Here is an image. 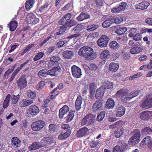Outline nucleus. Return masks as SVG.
I'll list each match as a JSON object with an SVG mask.
<instances>
[{
    "label": "nucleus",
    "instance_id": "dca6fc26",
    "mask_svg": "<svg viewBox=\"0 0 152 152\" xmlns=\"http://www.w3.org/2000/svg\"><path fill=\"white\" fill-rule=\"evenodd\" d=\"M105 91L104 87L103 86H101L96 90L95 95V98L98 100L101 99L104 96Z\"/></svg>",
    "mask_w": 152,
    "mask_h": 152
},
{
    "label": "nucleus",
    "instance_id": "7ed1b4c3",
    "mask_svg": "<svg viewBox=\"0 0 152 152\" xmlns=\"http://www.w3.org/2000/svg\"><path fill=\"white\" fill-rule=\"evenodd\" d=\"M95 116L92 114L89 113L85 116L81 121L82 126H89L93 124L95 121Z\"/></svg>",
    "mask_w": 152,
    "mask_h": 152
},
{
    "label": "nucleus",
    "instance_id": "774afa93",
    "mask_svg": "<svg viewBox=\"0 0 152 152\" xmlns=\"http://www.w3.org/2000/svg\"><path fill=\"white\" fill-rule=\"evenodd\" d=\"M30 148L31 150H35L38 148V144L37 142L33 143L30 147Z\"/></svg>",
    "mask_w": 152,
    "mask_h": 152
},
{
    "label": "nucleus",
    "instance_id": "cd10ccee",
    "mask_svg": "<svg viewBox=\"0 0 152 152\" xmlns=\"http://www.w3.org/2000/svg\"><path fill=\"white\" fill-rule=\"evenodd\" d=\"M124 130V128L121 126L116 129L114 132L115 136L116 138L120 137L122 134Z\"/></svg>",
    "mask_w": 152,
    "mask_h": 152
},
{
    "label": "nucleus",
    "instance_id": "680f3d73",
    "mask_svg": "<svg viewBox=\"0 0 152 152\" xmlns=\"http://www.w3.org/2000/svg\"><path fill=\"white\" fill-rule=\"evenodd\" d=\"M142 37L141 34L140 33H137L134 36L133 39L136 41H139L141 40Z\"/></svg>",
    "mask_w": 152,
    "mask_h": 152
},
{
    "label": "nucleus",
    "instance_id": "a878e982",
    "mask_svg": "<svg viewBox=\"0 0 152 152\" xmlns=\"http://www.w3.org/2000/svg\"><path fill=\"white\" fill-rule=\"evenodd\" d=\"M143 50L141 47L135 46L132 48L130 50L131 53L132 54H137L140 53Z\"/></svg>",
    "mask_w": 152,
    "mask_h": 152
},
{
    "label": "nucleus",
    "instance_id": "a19ab883",
    "mask_svg": "<svg viewBox=\"0 0 152 152\" xmlns=\"http://www.w3.org/2000/svg\"><path fill=\"white\" fill-rule=\"evenodd\" d=\"M62 25L61 26L60 28L59 29L58 31L56 32L55 34L56 35H59L64 32H65L66 30L67 27L65 25Z\"/></svg>",
    "mask_w": 152,
    "mask_h": 152
},
{
    "label": "nucleus",
    "instance_id": "c85d7f7f",
    "mask_svg": "<svg viewBox=\"0 0 152 152\" xmlns=\"http://www.w3.org/2000/svg\"><path fill=\"white\" fill-rule=\"evenodd\" d=\"M18 25V23L15 20L11 21L8 25V27L9 28L11 31H15L16 28Z\"/></svg>",
    "mask_w": 152,
    "mask_h": 152
},
{
    "label": "nucleus",
    "instance_id": "2eb2a0df",
    "mask_svg": "<svg viewBox=\"0 0 152 152\" xmlns=\"http://www.w3.org/2000/svg\"><path fill=\"white\" fill-rule=\"evenodd\" d=\"M126 6L127 3L126 2H122L120 4L118 7L112 8L111 11L114 13L120 12L125 10L126 9Z\"/></svg>",
    "mask_w": 152,
    "mask_h": 152
},
{
    "label": "nucleus",
    "instance_id": "052dcab7",
    "mask_svg": "<svg viewBox=\"0 0 152 152\" xmlns=\"http://www.w3.org/2000/svg\"><path fill=\"white\" fill-rule=\"evenodd\" d=\"M124 150L122 149V147L120 149V146L119 145H117L113 148L112 152H123Z\"/></svg>",
    "mask_w": 152,
    "mask_h": 152
},
{
    "label": "nucleus",
    "instance_id": "13d9d810",
    "mask_svg": "<svg viewBox=\"0 0 152 152\" xmlns=\"http://www.w3.org/2000/svg\"><path fill=\"white\" fill-rule=\"evenodd\" d=\"M50 2H48L45 3L43 6L40 7L39 9L40 11L42 12H43L45 10H46L48 6L50 5Z\"/></svg>",
    "mask_w": 152,
    "mask_h": 152
},
{
    "label": "nucleus",
    "instance_id": "b1692460",
    "mask_svg": "<svg viewBox=\"0 0 152 152\" xmlns=\"http://www.w3.org/2000/svg\"><path fill=\"white\" fill-rule=\"evenodd\" d=\"M115 105V102L113 99L111 98L108 99L106 103L105 107L107 109H113Z\"/></svg>",
    "mask_w": 152,
    "mask_h": 152
},
{
    "label": "nucleus",
    "instance_id": "c03bdc74",
    "mask_svg": "<svg viewBox=\"0 0 152 152\" xmlns=\"http://www.w3.org/2000/svg\"><path fill=\"white\" fill-rule=\"evenodd\" d=\"M152 132V129L149 127H146L143 129L141 133L142 135H147L151 134Z\"/></svg>",
    "mask_w": 152,
    "mask_h": 152
},
{
    "label": "nucleus",
    "instance_id": "603ef678",
    "mask_svg": "<svg viewBox=\"0 0 152 152\" xmlns=\"http://www.w3.org/2000/svg\"><path fill=\"white\" fill-rule=\"evenodd\" d=\"M112 20L113 21V23H119L123 20L122 18L120 16H117L114 18L113 16H111Z\"/></svg>",
    "mask_w": 152,
    "mask_h": 152
},
{
    "label": "nucleus",
    "instance_id": "864d4df0",
    "mask_svg": "<svg viewBox=\"0 0 152 152\" xmlns=\"http://www.w3.org/2000/svg\"><path fill=\"white\" fill-rule=\"evenodd\" d=\"M34 46V44H29L28 45L26 48L24 49L23 50L21 53L22 55H23L29 51L31 49L32 47Z\"/></svg>",
    "mask_w": 152,
    "mask_h": 152
},
{
    "label": "nucleus",
    "instance_id": "f257e3e1",
    "mask_svg": "<svg viewBox=\"0 0 152 152\" xmlns=\"http://www.w3.org/2000/svg\"><path fill=\"white\" fill-rule=\"evenodd\" d=\"M140 93L139 90H134L129 93V90L126 88H122L116 92L115 96L117 98H120L123 102H126L133 98L136 96Z\"/></svg>",
    "mask_w": 152,
    "mask_h": 152
},
{
    "label": "nucleus",
    "instance_id": "bb28decb",
    "mask_svg": "<svg viewBox=\"0 0 152 152\" xmlns=\"http://www.w3.org/2000/svg\"><path fill=\"white\" fill-rule=\"evenodd\" d=\"M140 117L142 120H147L151 117L150 111H147L142 112L140 113Z\"/></svg>",
    "mask_w": 152,
    "mask_h": 152
},
{
    "label": "nucleus",
    "instance_id": "f03ea898",
    "mask_svg": "<svg viewBox=\"0 0 152 152\" xmlns=\"http://www.w3.org/2000/svg\"><path fill=\"white\" fill-rule=\"evenodd\" d=\"M94 50L90 47L84 46L79 50V55L86 58L89 60H92L94 58Z\"/></svg>",
    "mask_w": 152,
    "mask_h": 152
},
{
    "label": "nucleus",
    "instance_id": "ddd939ff",
    "mask_svg": "<svg viewBox=\"0 0 152 152\" xmlns=\"http://www.w3.org/2000/svg\"><path fill=\"white\" fill-rule=\"evenodd\" d=\"M38 107L35 105L30 106L27 112V115L31 117L36 116L38 113Z\"/></svg>",
    "mask_w": 152,
    "mask_h": 152
},
{
    "label": "nucleus",
    "instance_id": "423d86ee",
    "mask_svg": "<svg viewBox=\"0 0 152 152\" xmlns=\"http://www.w3.org/2000/svg\"><path fill=\"white\" fill-rule=\"evenodd\" d=\"M110 40L109 37L106 35H102L98 40L97 43L100 48H105L107 46Z\"/></svg>",
    "mask_w": 152,
    "mask_h": 152
},
{
    "label": "nucleus",
    "instance_id": "7c9ffc66",
    "mask_svg": "<svg viewBox=\"0 0 152 152\" xmlns=\"http://www.w3.org/2000/svg\"><path fill=\"white\" fill-rule=\"evenodd\" d=\"M71 132L70 130H66L64 133H61L58 136V138L60 140H63L69 137L71 134Z\"/></svg>",
    "mask_w": 152,
    "mask_h": 152
},
{
    "label": "nucleus",
    "instance_id": "f704fd0d",
    "mask_svg": "<svg viewBox=\"0 0 152 152\" xmlns=\"http://www.w3.org/2000/svg\"><path fill=\"white\" fill-rule=\"evenodd\" d=\"M34 2V0H28L26 2L25 7L26 11H29L32 8Z\"/></svg>",
    "mask_w": 152,
    "mask_h": 152
},
{
    "label": "nucleus",
    "instance_id": "09e8293b",
    "mask_svg": "<svg viewBox=\"0 0 152 152\" xmlns=\"http://www.w3.org/2000/svg\"><path fill=\"white\" fill-rule=\"evenodd\" d=\"M57 129V126L56 124H51L49 126V130L50 133H53Z\"/></svg>",
    "mask_w": 152,
    "mask_h": 152
},
{
    "label": "nucleus",
    "instance_id": "5fc2aeb1",
    "mask_svg": "<svg viewBox=\"0 0 152 152\" xmlns=\"http://www.w3.org/2000/svg\"><path fill=\"white\" fill-rule=\"evenodd\" d=\"M98 27V25L95 24L89 25L87 26L86 30L89 31H92L96 29Z\"/></svg>",
    "mask_w": 152,
    "mask_h": 152
},
{
    "label": "nucleus",
    "instance_id": "473e14b6",
    "mask_svg": "<svg viewBox=\"0 0 152 152\" xmlns=\"http://www.w3.org/2000/svg\"><path fill=\"white\" fill-rule=\"evenodd\" d=\"M125 111L126 108L123 106H120L118 108L117 110V116L118 117L122 116L125 113Z\"/></svg>",
    "mask_w": 152,
    "mask_h": 152
},
{
    "label": "nucleus",
    "instance_id": "4be33fe9",
    "mask_svg": "<svg viewBox=\"0 0 152 152\" xmlns=\"http://www.w3.org/2000/svg\"><path fill=\"white\" fill-rule=\"evenodd\" d=\"M89 129L86 127H85L79 129L77 132V135L79 137H82L87 134Z\"/></svg>",
    "mask_w": 152,
    "mask_h": 152
},
{
    "label": "nucleus",
    "instance_id": "f3484780",
    "mask_svg": "<svg viewBox=\"0 0 152 152\" xmlns=\"http://www.w3.org/2000/svg\"><path fill=\"white\" fill-rule=\"evenodd\" d=\"M146 145H147L148 148H151L152 147V140L149 136L144 138L140 143V145L143 147Z\"/></svg>",
    "mask_w": 152,
    "mask_h": 152
},
{
    "label": "nucleus",
    "instance_id": "58836bf2",
    "mask_svg": "<svg viewBox=\"0 0 152 152\" xmlns=\"http://www.w3.org/2000/svg\"><path fill=\"white\" fill-rule=\"evenodd\" d=\"M106 113L104 111H102L99 113L96 117V121L98 122L102 121L105 116Z\"/></svg>",
    "mask_w": 152,
    "mask_h": 152
},
{
    "label": "nucleus",
    "instance_id": "6e6552de",
    "mask_svg": "<svg viewBox=\"0 0 152 152\" xmlns=\"http://www.w3.org/2000/svg\"><path fill=\"white\" fill-rule=\"evenodd\" d=\"M29 61V60H28L26 61L25 62L21 64L19 67H17L12 73L10 77L8 79V80L10 82L12 81L16 76L19 72V71L21 70Z\"/></svg>",
    "mask_w": 152,
    "mask_h": 152
},
{
    "label": "nucleus",
    "instance_id": "1a4fd4ad",
    "mask_svg": "<svg viewBox=\"0 0 152 152\" xmlns=\"http://www.w3.org/2000/svg\"><path fill=\"white\" fill-rule=\"evenodd\" d=\"M60 59V57L59 56H52L50 57V61L48 62V66L50 68L53 66H58L59 65V61Z\"/></svg>",
    "mask_w": 152,
    "mask_h": 152
},
{
    "label": "nucleus",
    "instance_id": "72a5a7b5",
    "mask_svg": "<svg viewBox=\"0 0 152 152\" xmlns=\"http://www.w3.org/2000/svg\"><path fill=\"white\" fill-rule=\"evenodd\" d=\"M10 98V94H7L2 104L3 108V109H6L8 107Z\"/></svg>",
    "mask_w": 152,
    "mask_h": 152
},
{
    "label": "nucleus",
    "instance_id": "3c124183",
    "mask_svg": "<svg viewBox=\"0 0 152 152\" xmlns=\"http://www.w3.org/2000/svg\"><path fill=\"white\" fill-rule=\"evenodd\" d=\"M121 56L123 59L125 60H128L130 58V55L128 52L122 51L121 53Z\"/></svg>",
    "mask_w": 152,
    "mask_h": 152
},
{
    "label": "nucleus",
    "instance_id": "393cba45",
    "mask_svg": "<svg viewBox=\"0 0 152 152\" xmlns=\"http://www.w3.org/2000/svg\"><path fill=\"white\" fill-rule=\"evenodd\" d=\"M90 16L85 12H81L76 18L77 20L79 21H82L83 20L90 18Z\"/></svg>",
    "mask_w": 152,
    "mask_h": 152
},
{
    "label": "nucleus",
    "instance_id": "aec40b11",
    "mask_svg": "<svg viewBox=\"0 0 152 152\" xmlns=\"http://www.w3.org/2000/svg\"><path fill=\"white\" fill-rule=\"evenodd\" d=\"M69 110V107L67 105H64L59 110L58 115L59 118L61 119L62 118L64 115L68 113Z\"/></svg>",
    "mask_w": 152,
    "mask_h": 152
},
{
    "label": "nucleus",
    "instance_id": "4d7b16f0",
    "mask_svg": "<svg viewBox=\"0 0 152 152\" xmlns=\"http://www.w3.org/2000/svg\"><path fill=\"white\" fill-rule=\"evenodd\" d=\"M74 116V113L73 111H70L66 118V120L68 122H70Z\"/></svg>",
    "mask_w": 152,
    "mask_h": 152
},
{
    "label": "nucleus",
    "instance_id": "de8ad7c7",
    "mask_svg": "<svg viewBox=\"0 0 152 152\" xmlns=\"http://www.w3.org/2000/svg\"><path fill=\"white\" fill-rule=\"evenodd\" d=\"M26 19L27 22L29 23H31L34 19H36L35 16L31 14L28 15Z\"/></svg>",
    "mask_w": 152,
    "mask_h": 152
},
{
    "label": "nucleus",
    "instance_id": "69168bd1",
    "mask_svg": "<svg viewBox=\"0 0 152 152\" xmlns=\"http://www.w3.org/2000/svg\"><path fill=\"white\" fill-rule=\"evenodd\" d=\"M96 88V85L94 82L91 83L89 85V90H95Z\"/></svg>",
    "mask_w": 152,
    "mask_h": 152
},
{
    "label": "nucleus",
    "instance_id": "4c0bfd02",
    "mask_svg": "<svg viewBox=\"0 0 152 152\" xmlns=\"http://www.w3.org/2000/svg\"><path fill=\"white\" fill-rule=\"evenodd\" d=\"M20 95L19 94L17 95H13L11 97V103L12 104H15L18 102L19 98Z\"/></svg>",
    "mask_w": 152,
    "mask_h": 152
},
{
    "label": "nucleus",
    "instance_id": "6ab92c4d",
    "mask_svg": "<svg viewBox=\"0 0 152 152\" xmlns=\"http://www.w3.org/2000/svg\"><path fill=\"white\" fill-rule=\"evenodd\" d=\"M21 141L17 137H14L11 140V147L14 149L19 147Z\"/></svg>",
    "mask_w": 152,
    "mask_h": 152
},
{
    "label": "nucleus",
    "instance_id": "5701e85b",
    "mask_svg": "<svg viewBox=\"0 0 152 152\" xmlns=\"http://www.w3.org/2000/svg\"><path fill=\"white\" fill-rule=\"evenodd\" d=\"M83 102L82 97L78 95L76 99L75 102V108L77 111H79L81 108V105Z\"/></svg>",
    "mask_w": 152,
    "mask_h": 152
},
{
    "label": "nucleus",
    "instance_id": "0e129e2a",
    "mask_svg": "<svg viewBox=\"0 0 152 152\" xmlns=\"http://www.w3.org/2000/svg\"><path fill=\"white\" fill-rule=\"evenodd\" d=\"M32 129L34 131L38 130V121H36L33 123L31 125Z\"/></svg>",
    "mask_w": 152,
    "mask_h": 152
},
{
    "label": "nucleus",
    "instance_id": "c9c22d12",
    "mask_svg": "<svg viewBox=\"0 0 152 152\" xmlns=\"http://www.w3.org/2000/svg\"><path fill=\"white\" fill-rule=\"evenodd\" d=\"M110 52L107 50H104L100 54V57L102 59H107L110 56Z\"/></svg>",
    "mask_w": 152,
    "mask_h": 152
},
{
    "label": "nucleus",
    "instance_id": "2f4dec72",
    "mask_svg": "<svg viewBox=\"0 0 152 152\" xmlns=\"http://www.w3.org/2000/svg\"><path fill=\"white\" fill-rule=\"evenodd\" d=\"M74 56V53L72 51L66 50L64 52L63 56L64 58L67 59H71Z\"/></svg>",
    "mask_w": 152,
    "mask_h": 152
},
{
    "label": "nucleus",
    "instance_id": "412c9836",
    "mask_svg": "<svg viewBox=\"0 0 152 152\" xmlns=\"http://www.w3.org/2000/svg\"><path fill=\"white\" fill-rule=\"evenodd\" d=\"M33 103L32 100L23 99L20 102L19 104L20 107H23L28 106Z\"/></svg>",
    "mask_w": 152,
    "mask_h": 152
},
{
    "label": "nucleus",
    "instance_id": "bf43d9fd",
    "mask_svg": "<svg viewBox=\"0 0 152 152\" xmlns=\"http://www.w3.org/2000/svg\"><path fill=\"white\" fill-rule=\"evenodd\" d=\"M99 143V142L98 140H97L96 141L93 140L90 142V146L91 148L96 147Z\"/></svg>",
    "mask_w": 152,
    "mask_h": 152
},
{
    "label": "nucleus",
    "instance_id": "8fccbe9b",
    "mask_svg": "<svg viewBox=\"0 0 152 152\" xmlns=\"http://www.w3.org/2000/svg\"><path fill=\"white\" fill-rule=\"evenodd\" d=\"M47 69H43L39 72V77L40 78L46 77L48 75Z\"/></svg>",
    "mask_w": 152,
    "mask_h": 152
},
{
    "label": "nucleus",
    "instance_id": "ea45409f",
    "mask_svg": "<svg viewBox=\"0 0 152 152\" xmlns=\"http://www.w3.org/2000/svg\"><path fill=\"white\" fill-rule=\"evenodd\" d=\"M52 138L49 137H45L42 138L41 142L44 145L50 144L51 142Z\"/></svg>",
    "mask_w": 152,
    "mask_h": 152
},
{
    "label": "nucleus",
    "instance_id": "37998d69",
    "mask_svg": "<svg viewBox=\"0 0 152 152\" xmlns=\"http://www.w3.org/2000/svg\"><path fill=\"white\" fill-rule=\"evenodd\" d=\"M127 30V29L125 27L119 28L115 30V33L118 35H120L124 34Z\"/></svg>",
    "mask_w": 152,
    "mask_h": 152
},
{
    "label": "nucleus",
    "instance_id": "20e7f679",
    "mask_svg": "<svg viewBox=\"0 0 152 152\" xmlns=\"http://www.w3.org/2000/svg\"><path fill=\"white\" fill-rule=\"evenodd\" d=\"M140 107L145 109L152 107V94L147 95L145 96L142 103L140 104Z\"/></svg>",
    "mask_w": 152,
    "mask_h": 152
},
{
    "label": "nucleus",
    "instance_id": "c756f323",
    "mask_svg": "<svg viewBox=\"0 0 152 152\" xmlns=\"http://www.w3.org/2000/svg\"><path fill=\"white\" fill-rule=\"evenodd\" d=\"M119 67V65L118 63L112 62L109 66V70L113 72H116Z\"/></svg>",
    "mask_w": 152,
    "mask_h": 152
},
{
    "label": "nucleus",
    "instance_id": "4468645a",
    "mask_svg": "<svg viewBox=\"0 0 152 152\" xmlns=\"http://www.w3.org/2000/svg\"><path fill=\"white\" fill-rule=\"evenodd\" d=\"M150 4V3L148 1L144 0L138 4H136L134 7L137 10H143L146 9Z\"/></svg>",
    "mask_w": 152,
    "mask_h": 152
},
{
    "label": "nucleus",
    "instance_id": "6e6d98bb",
    "mask_svg": "<svg viewBox=\"0 0 152 152\" xmlns=\"http://www.w3.org/2000/svg\"><path fill=\"white\" fill-rule=\"evenodd\" d=\"M105 90L106 89L112 88L113 87V83L112 82L110 81H107L105 83L104 86H103Z\"/></svg>",
    "mask_w": 152,
    "mask_h": 152
},
{
    "label": "nucleus",
    "instance_id": "e2e57ef3",
    "mask_svg": "<svg viewBox=\"0 0 152 152\" xmlns=\"http://www.w3.org/2000/svg\"><path fill=\"white\" fill-rule=\"evenodd\" d=\"M121 124L120 121H118L115 123L114 124L110 125L109 128L110 129H114L118 128L121 126Z\"/></svg>",
    "mask_w": 152,
    "mask_h": 152
},
{
    "label": "nucleus",
    "instance_id": "39448f33",
    "mask_svg": "<svg viewBox=\"0 0 152 152\" xmlns=\"http://www.w3.org/2000/svg\"><path fill=\"white\" fill-rule=\"evenodd\" d=\"M83 25L81 24H78L75 27H74L71 29L72 31H74L76 32V34L71 35L68 36L67 39H72L75 38V39L81 36V34L79 32L81 31L83 29Z\"/></svg>",
    "mask_w": 152,
    "mask_h": 152
},
{
    "label": "nucleus",
    "instance_id": "0eeeda50",
    "mask_svg": "<svg viewBox=\"0 0 152 152\" xmlns=\"http://www.w3.org/2000/svg\"><path fill=\"white\" fill-rule=\"evenodd\" d=\"M134 134L129 139V142L130 143L134 144L137 143L140 140V130L138 129H135L133 131Z\"/></svg>",
    "mask_w": 152,
    "mask_h": 152
},
{
    "label": "nucleus",
    "instance_id": "f8f14e48",
    "mask_svg": "<svg viewBox=\"0 0 152 152\" xmlns=\"http://www.w3.org/2000/svg\"><path fill=\"white\" fill-rule=\"evenodd\" d=\"M16 83L18 88L20 90L25 88L27 84L26 80L24 76L23 75L18 80Z\"/></svg>",
    "mask_w": 152,
    "mask_h": 152
},
{
    "label": "nucleus",
    "instance_id": "338daca9",
    "mask_svg": "<svg viewBox=\"0 0 152 152\" xmlns=\"http://www.w3.org/2000/svg\"><path fill=\"white\" fill-rule=\"evenodd\" d=\"M13 71L10 68L8 69L4 73L3 79H5L6 78H7L9 75Z\"/></svg>",
    "mask_w": 152,
    "mask_h": 152
},
{
    "label": "nucleus",
    "instance_id": "a211bd4d",
    "mask_svg": "<svg viewBox=\"0 0 152 152\" xmlns=\"http://www.w3.org/2000/svg\"><path fill=\"white\" fill-rule=\"evenodd\" d=\"M61 71V68L58 66H54L50 69L48 70V75L55 76L58 74V72H60Z\"/></svg>",
    "mask_w": 152,
    "mask_h": 152
},
{
    "label": "nucleus",
    "instance_id": "9d476101",
    "mask_svg": "<svg viewBox=\"0 0 152 152\" xmlns=\"http://www.w3.org/2000/svg\"><path fill=\"white\" fill-rule=\"evenodd\" d=\"M103 107V104L101 101L96 100L93 104L91 109L93 112L96 113L102 110Z\"/></svg>",
    "mask_w": 152,
    "mask_h": 152
},
{
    "label": "nucleus",
    "instance_id": "e433bc0d",
    "mask_svg": "<svg viewBox=\"0 0 152 152\" xmlns=\"http://www.w3.org/2000/svg\"><path fill=\"white\" fill-rule=\"evenodd\" d=\"M113 23V21L111 17L109 19L105 20L103 23L102 26L104 28H107L109 27Z\"/></svg>",
    "mask_w": 152,
    "mask_h": 152
},
{
    "label": "nucleus",
    "instance_id": "79ce46f5",
    "mask_svg": "<svg viewBox=\"0 0 152 152\" xmlns=\"http://www.w3.org/2000/svg\"><path fill=\"white\" fill-rule=\"evenodd\" d=\"M119 46V44L115 41H112L110 44V48L113 50L118 49Z\"/></svg>",
    "mask_w": 152,
    "mask_h": 152
},
{
    "label": "nucleus",
    "instance_id": "9b49d317",
    "mask_svg": "<svg viewBox=\"0 0 152 152\" xmlns=\"http://www.w3.org/2000/svg\"><path fill=\"white\" fill-rule=\"evenodd\" d=\"M71 72L72 76L75 78H80L82 75L81 69L76 65L72 66Z\"/></svg>",
    "mask_w": 152,
    "mask_h": 152
},
{
    "label": "nucleus",
    "instance_id": "a18cd8bd",
    "mask_svg": "<svg viewBox=\"0 0 152 152\" xmlns=\"http://www.w3.org/2000/svg\"><path fill=\"white\" fill-rule=\"evenodd\" d=\"M77 21L73 19H72L68 21L66 25L67 28H71L77 24Z\"/></svg>",
    "mask_w": 152,
    "mask_h": 152
},
{
    "label": "nucleus",
    "instance_id": "49530a36",
    "mask_svg": "<svg viewBox=\"0 0 152 152\" xmlns=\"http://www.w3.org/2000/svg\"><path fill=\"white\" fill-rule=\"evenodd\" d=\"M27 95L29 98L33 99L35 98L36 94L35 91H33L31 90H28L27 92Z\"/></svg>",
    "mask_w": 152,
    "mask_h": 152
}]
</instances>
